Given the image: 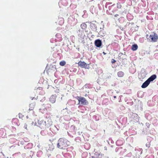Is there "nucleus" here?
Segmentation results:
<instances>
[{
  "instance_id": "nucleus-15",
  "label": "nucleus",
  "mask_w": 158,
  "mask_h": 158,
  "mask_svg": "<svg viewBox=\"0 0 158 158\" xmlns=\"http://www.w3.org/2000/svg\"><path fill=\"white\" fill-rule=\"evenodd\" d=\"M111 62L112 63H114L116 62V60L114 59H112Z\"/></svg>"
},
{
  "instance_id": "nucleus-17",
  "label": "nucleus",
  "mask_w": 158,
  "mask_h": 158,
  "mask_svg": "<svg viewBox=\"0 0 158 158\" xmlns=\"http://www.w3.org/2000/svg\"><path fill=\"white\" fill-rule=\"evenodd\" d=\"M146 124L147 126H148V125H149V124L148 123H146Z\"/></svg>"
},
{
  "instance_id": "nucleus-14",
  "label": "nucleus",
  "mask_w": 158,
  "mask_h": 158,
  "mask_svg": "<svg viewBox=\"0 0 158 158\" xmlns=\"http://www.w3.org/2000/svg\"><path fill=\"white\" fill-rule=\"evenodd\" d=\"M60 65L61 66H63L65 64V62L64 61H62L60 62Z\"/></svg>"
},
{
  "instance_id": "nucleus-18",
  "label": "nucleus",
  "mask_w": 158,
  "mask_h": 158,
  "mask_svg": "<svg viewBox=\"0 0 158 158\" xmlns=\"http://www.w3.org/2000/svg\"><path fill=\"white\" fill-rule=\"evenodd\" d=\"M117 15H115V16H116H116H117Z\"/></svg>"
},
{
  "instance_id": "nucleus-10",
  "label": "nucleus",
  "mask_w": 158,
  "mask_h": 158,
  "mask_svg": "<svg viewBox=\"0 0 158 158\" xmlns=\"http://www.w3.org/2000/svg\"><path fill=\"white\" fill-rule=\"evenodd\" d=\"M138 46L136 44H134L132 46L131 49L134 51L136 50Z\"/></svg>"
},
{
  "instance_id": "nucleus-7",
  "label": "nucleus",
  "mask_w": 158,
  "mask_h": 158,
  "mask_svg": "<svg viewBox=\"0 0 158 158\" xmlns=\"http://www.w3.org/2000/svg\"><path fill=\"white\" fill-rule=\"evenodd\" d=\"M95 44L97 47H100L102 44L101 41L99 40H98L95 41Z\"/></svg>"
},
{
  "instance_id": "nucleus-16",
  "label": "nucleus",
  "mask_w": 158,
  "mask_h": 158,
  "mask_svg": "<svg viewBox=\"0 0 158 158\" xmlns=\"http://www.w3.org/2000/svg\"><path fill=\"white\" fill-rule=\"evenodd\" d=\"M117 7L118 8H120L121 7V6L120 5H118L117 6Z\"/></svg>"
},
{
  "instance_id": "nucleus-12",
  "label": "nucleus",
  "mask_w": 158,
  "mask_h": 158,
  "mask_svg": "<svg viewBox=\"0 0 158 158\" xmlns=\"http://www.w3.org/2000/svg\"><path fill=\"white\" fill-rule=\"evenodd\" d=\"M81 27L83 29H85L86 28L87 25L85 23H83L81 25Z\"/></svg>"
},
{
  "instance_id": "nucleus-19",
  "label": "nucleus",
  "mask_w": 158,
  "mask_h": 158,
  "mask_svg": "<svg viewBox=\"0 0 158 158\" xmlns=\"http://www.w3.org/2000/svg\"><path fill=\"white\" fill-rule=\"evenodd\" d=\"M116 97L115 96H114V98H116Z\"/></svg>"
},
{
  "instance_id": "nucleus-6",
  "label": "nucleus",
  "mask_w": 158,
  "mask_h": 158,
  "mask_svg": "<svg viewBox=\"0 0 158 158\" xmlns=\"http://www.w3.org/2000/svg\"><path fill=\"white\" fill-rule=\"evenodd\" d=\"M150 83V82L147 80L142 85L141 87L142 88H145L148 86Z\"/></svg>"
},
{
  "instance_id": "nucleus-1",
  "label": "nucleus",
  "mask_w": 158,
  "mask_h": 158,
  "mask_svg": "<svg viewBox=\"0 0 158 158\" xmlns=\"http://www.w3.org/2000/svg\"><path fill=\"white\" fill-rule=\"evenodd\" d=\"M66 145V140L64 139H60L58 141L57 147L60 148L62 149Z\"/></svg>"
},
{
  "instance_id": "nucleus-20",
  "label": "nucleus",
  "mask_w": 158,
  "mask_h": 158,
  "mask_svg": "<svg viewBox=\"0 0 158 158\" xmlns=\"http://www.w3.org/2000/svg\"><path fill=\"white\" fill-rule=\"evenodd\" d=\"M27 118H28V116H27Z\"/></svg>"
},
{
  "instance_id": "nucleus-8",
  "label": "nucleus",
  "mask_w": 158,
  "mask_h": 158,
  "mask_svg": "<svg viewBox=\"0 0 158 158\" xmlns=\"http://www.w3.org/2000/svg\"><path fill=\"white\" fill-rule=\"evenodd\" d=\"M156 76L153 75L150 77L148 79V81L150 82L151 81H152L156 78Z\"/></svg>"
},
{
  "instance_id": "nucleus-13",
  "label": "nucleus",
  "mask_w": 158,
  "mask_h": 158,
  "mask_svg": "<svg viewBox=\"0 0 158 158\" xmlns=\"http://www.w3.org/2000/svg\"><path fill=\"white\" fill-rule=\"evenodd\" d=\"M49 148L48 149V150L51 151L54 148V146L52 145H49Z\"/></svg>"
},
{
  "instance_id": "nucleus-11",
  "label": "nucleus",
  "mask_w": 158,
  "mask_h": 158,
  "mask_svg": "<svg viewBox=\"0 0 158 158\" xmlns=\"http://www.w3.org/2000/svg\"><path fill=\"white\" fill-rule=\"evenodd\" d=\"M118 75L119 77H123L124 75V73L121 71L119 72L118 73Z\"/></svg>"
},
{
  "instance_id": "nucleus-2",
  "label": "nucleus",
  "mask_w": 158,
  "mask_h": 158,
  "mask_svg": "<svg viewBox=\"0 0 158 158\" xmlns=\"http://www.w3.org/2000/svg\"><path fill=\"white\" fill-rule=\"evenodd\" d=\"M148 35H147V37L151 41H156L158 39V36L157 35L154 33H152L148 38Z\"/></svg>"
},
{
  "instance_id": "nucleus-3",
  "label": "nucleus",
  "mask_w": 158,
  "mask_h": 158,
  "mask_svg": "<svg viewBox=\"0 0 158 158\" xmlns=\"http://www.w3.org/2000/svg\"><path fill=\"white\" fill-rule=\"evenodd\" d=\"M38 124L37 126L40 127L41 129H44L46 128V122L42 120H39L38 121Z\"/></svg>"
},
{
  "instance_id": "nucleus-4",
  "label": "nucleus",
  "mask_w": 158,
  "mask_h": 158,
  "mask_svg": "<svg viewBox=\"0 0 158 158\" xmlns=\"http://www.w3.org/2000/svg\"><path fill=\"white\" fill-rule=\"evenodd\" d=\"M79 103L85 105L88 104V102L84 98H80L78 99Z\"/></svg>"
},
{
  "instance_id": "nucleus-5",
  "label": "nucleus",
  "mask_w": 158,
  "mask_h": 158,
  "mask_svg": "<svg viewBox=\"0 0 158 158\" xmlns=\"http://www.w3.org/2000/svg\"><path fill=\"white\" fill-rule=\"evenodd\" d=\"M78 64L79 65L81 68L85 69L88 68V65L84 62L80 61L78 62Z\"/></svg>"
},
{
  "instance_id": "nucleus-9",
  "label": "nucleus",
  "mask_w": 158,
  "mask_h": 158,
  "mask_svg": "<svg viewBox=\"0 0 158 158\" xmlns=\"http://www.w3.org/2000/svg\"><path fill=\"white\" fill-rule=\"evenodd\" d=\"M50 101L52 103H54L56 101V96L54 95H52L50 98Z\"/></svg>"
}]
</instances>
